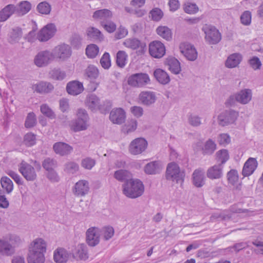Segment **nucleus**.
I'll return each mask as SVG.
<instances>
[{
  "label": "nucleus",
  "mask_w": 263,
  "mask_h": 263,
  "mask_svg": "<svg viewBox=\"0 0 263 263\" xmlns=\"http://www.w3.org/2000/svg\"><path fill=\"white\" fill-rule=\"evenodd\" d=\"M101 25L105 30L109 33L114 32L116 29V25L109 20H108L106 22L103 21L101 22Z\"/></svg>",
  "instance_id": "nucleus-58"
},
{
  "label": "nucleus",
  "mask_w": 263,
  "mask_h": 263,
  "mask_svg": "<svg viewBox=\"0 0 263 263\" xmlns=\"http://www.w3.org/2000/svg\"><path fill=\"white\" fill-rule=\"evenodd\" d=\"M216 148V144L212 139H209L204 144L203 148V154L204 155L212 154Z\"/></svg>",
  "instance_id": "nucleus-45"
},
{
  "label": "nucleus",
  "mask_w": 263,
  "mask_h": 263,
  "mask_svg": "<svg viewBox=\"0 0 263 263\" xmlns=\"http://www.w3.org/2000/svg\"><path fill=\"white\" fill-rule=\"evenodd\" d=\"M42 166L46 171L52 170L57 166V162L53 159L47 158L43 161Z\"/></svg>",
  "instance_id": "nucleus-53"
},
{
  "label": "nucleus",
  "mask_w": 263,
  "mask_h": 263,
  "mask_svg": "<svg viewBox=\"0 0 263 263\" xmlns=\"http://www.w3.org/2000/svg\"><path fill=\"white\" fill-rule=\"evenodd\" d=\"M16 6L13 4L6 6L0 11V22H5L13 14H16Z\"/></svg>",
  "instance_id": "nucleus-30"
},
{
  "label": "nucleus",
  "mask_w": 263,
  "mask_h": 263,
  "mask_svg": "<svg viewBox=\"0 0 263 263\" xmlns=\"http://www.w3.org/2000/svg\"><path fill=\"white\" fill-rule=\"evenodd\" d=\"M53 148L56 154L61 156H65L69 154L73 150L72 146L69 144L62 142L55 143Z\"/></svg>",
  "instance_id": "nucleus-26"
},
{
  "label": "nucleus",
  "mask_w": 263,
  "mask_h": 263,
  "mask_svg": "<svg viewBox=\"0 0 263 263\" xmlns=\"http://www.w3.org/2000/svg\"><path fill=\"white\" fill-rule=\"evenodd\" d=\"M53 60L52 52L44 50L39 52L35 57L34 62L39 67H45L48 65Z\"/></svg>",
  "instance_id": "nucleus-10"
},
{
  "label": "nucleus",
  "mask_w": 263,
  "mask_h": 263,
  "mask_svg": "<svg viewBox=\"0 0 263 263\" xmlns=\"http://www.w3.org/2000/svg\"><path fill=\"white\" fill-rule=\"evenodd\" d=\"M179 48L181 52L189 61H194L197 59L198 53L193 45L187 42L181 43Z\"/></svg>",
  "instance_id": "nucleus-11"
},
{
  "label": "nucleus",
  "mask_w": 263,
  "mask_h": 263,
  "mask_svg": "<svg viewBox=\"0 0 263 263\" xmlns=\"http://www.w3.org/2000/svg\"><path fill=\"white\" fill-rule=\"evenodd\" d=\"M87 37L91 40H100L103 39V35L101 32L93 27H88L86 30Z\"/></svg>",
  "instance_id": "nucleus-39"
},
{
  "label": "nucleus",
  "mask_w": 263,
  "mask_h": 263,
  "mask_svg": "<svg viewBox=\"0 0 263 263\" xmlns=\"http://www.w3.org/2000/svg\"><path fill=\"white\" fill-rule=\"evenodd\" d=\"M147 147V141L143 138H138L130 142L129 146V152L132 155H139L144 152Z\"/></svg>",
  "instance_id": "nucleus-9"
},
{
  "label": "nucleus",
  "mask_w": 263,
  "mask_h": 263,
  "mask_svg": "<svg viewBox=\"0 0 263 263\" xmlns=\"http://www.w3.org/2000/svg\"><path fill=\"white\" fill-rule=\"evenodd\" d=\"M149 52L154 58H160L164 55V46L159 41H153L149 45Z\"/></svg>",
  "instance_id": "nucleus-17"
},
{
  "label": "nucleus",
  "mask_w": 263,
  "mask_h": 263,
  "mask_svg": "<svg viewBox=\"0 0 263 263\" xmlns=\"http://www.w3.org/2000/svg\"><path fill=\"white\" fill-rule=\"evenodd\" d=\"M157 80L161 84H164V71L161 69H157L154 73Z\"/></svg>",
  "instance_id": "nucleus-64"
},
{
  "label": "nucleus",
  "mask_w": 263,
  "mask_h": 263,
  "mask_svg": "<svg viewBox=\"0 0 263 263\" xmlns=\"http://www.w3.org/2000/svg\"><path fill=\"white\" fill-rule=\"evenodd\" d=\"M22 36V31L20 27L13 28L9 35L8 41L11 44L18 42Z\"/></svg>",
  "instance_id": "nucleus-42"
},
{
  "label": "nucleus",
  "mask_w": 263,
  "mask_h": 263,
  "mask_svg": "<svg viewBox=\"0 0 263 263\" xmlns=\"http://www.w3.org/2000/svg\"><path fill=\"white\" fill-rule=\"evenodd\" d=\"M55 32V26L53 24H49L39 32L37 38L41 42H45L51 38Z\"/></svg>",
  "instance_id": "nucleus-13"
},
{
  "label": "nucleus",
  "mask_w": 263,
  "mask_h": 263,
  "mask_svg": "<svg viewBox=\"0 0 263 263\" xmlns=\"http://www.w3.org/2000/svg\"><path fill=\"white\" fill-rule=\"evenodd\" d=\"M86 236L88 245L94 247L100 241V230L97 227H91L87 230Z\"/></svg>",
  "instance_id": "nucleus-14"
},
{
  "label": "nucleus",
  "mask_w": 263,
  "mask_h": 263,
  "mask_svg": "<svg viewBox=\"0 0 263 263\" xmlns=\"http://www.w3.org/2000/svg\"><path fill=\"white\" fill-rule=\"evenodd\" d=\"M66 90L71 95L77 96L84 90L83 85L78 81H70L67 84Z\"/></svg>",
  "instance_id": "nucleus-22"
},
{
  "label": "nucleus",
  "mask_w": 263,
  "mask_h": 263,
  "mask_svg": "<svg viewBox=\"0 0 263 263\" xmlns=\"http://www.w3.org/2000/svg\"><path fill=\"white\" fill-rule=\"evenodd\" d=\"M100 64L103 68L108 69L111 66L110 55L108 52H105L100 59Z\"/></svg>",
  "instance_id": "nucleus-57"
},
{
  "label": "nucleus",
  "mask_w": 263,
  "mask_h": 263,
  "mask_svg": "<svg viewBox=\"0 0 263 263\" xmlns=\"http://www.w3.org/2000/svg\"><path fill=\"white\" fill-rule=\"evenodd\" d=\"M27 260L28 263H44L45 261V254L29 251Z\"/></svg>",
  "instance_id": "nucleus-36"
},
{
  "label": "nucleus",
  "mask_w": 263,
  "mask_h": 263,
  "mask_svg": "<svg viewBox=\"0 0 263 263\" xmlns=\"http://www.w3.org/2000/svg\"><path fill=\"white\" fill-rule=\"evenodd\" d=\"M37 11L42 14L47 15L49 14L51 10V5L47 2L44 1L40 3L36 7Z\"/></svg>",
  "instance_id": "nucleus-47"
},
{
  "label": "nucleus",
  "mask_w": 263,
  "mask_h": 263,
  "mask_svg": "<svg viewBox=\"0 0 263 263\" xmlns=\"http://www.w3.org/2000/svg\"><path fill=\"white\" fill-rule=\"evenodd\" d=\"M21 242L20 237L10 234L0 239V254L4 256H11L14 253V248Z\"/></svg>",
  "instance_id": "nucleus-2"
},
{
  "label": "nucleus",
  "mask_w": 263,
  "mask_h": 263,
  "mask_svg": "<svg viewBox=\"0 0 263 263\" xmlns=\"http://www.w3.org/2000/svg\"><path fill=\"white\" fill-rule=\"evenodd\" d=\"M86 106L92 111L102 109L99 98L94 94L88 95L86 99Z\"/></svg>",
  "instance_id": "nucleus-25"
},
{
  "label": "nucleus",
  "mask_w": 263,
  "mask_h": 263,
  "mask_svg": "<svg viewBox=\"0 0 263 263\" xmlns=\"http://www.w3.org/2000/svg\"><path fill=\"white\" fill-rule=\"evenodd\" d=\"M138 122L136 119H129L122 127V131L126 134L134 132L137 127Z\"/></svg>",
  "instance_id": "nucleus-43"
},
{
  "label": "nucleus",
  "mask_w": 263,
  "mask_h": 263,
  "mask_svg": "<svg viewBox=\"0 0 263 263\" xmlns=\"http://www.w3.org/2000/svg\"><path fill=\"white\" fill-rule=\"evenodd\" d=\"M35 115L33 112H30L28 114L25 126L26 128H31L33 127L36 124Z\"/></svg>",
  "instance_id": "nucleus-59"
},
{
  "label": "nucleus",
  "mask_w": 263,
  "mask_h": 263,
  "mask_svg": "<svg viewBox=\"0 0 263 263\" xmlns=\"http://www.w3.org/2000/svg\"><path fill=\"white\" fill-rule=\"evenodd\" d=\"M41 112L46 117L53 119L55 118V114L47 104H43L40 106Z\"/></svg>",
  "instance_id": "nucleus-49"
},
{
  "label": "nucleus",
  "mask_w": 263,
  "mask_h": 263,
  "mask_svg": "<svg viewBox=\"0 0 263 263\" xmlns=\"http://www.w3.org/2000/svg\"><path fill=\"white\" fill-rule=\"evenodd\" d=\"M223 166L216 164L208 168L206 171V176L211 180L219 179L223 176Z\"/></svg>",
  "instance_id": "nucleus-18"
},
{
  "label": "nucleus",
  "mask_w": 263,
  "mask_h": 263,
  "mask_svg": "<svg viewBox=\"0 0 263 263\" xmlns=\"http://www.w3.org/2000/svg\"><path fill=\"white\" fill-rule=\"evenodd\" d=\"M204 173L202 168L196 169L192 174V183L196 187H201L205 184Z\"/></svg>",
  "instance_id": "nucleus-21"
},
{
  "label": "nucleus",
  "mask_w": 263,
  "mask_h": 263,
  "mask_svg": "<svg viewBox=\"0 0 263 263\" xmlns=\"http://www.w3.org/2000/svg\"><path fill=\"white\" fill-rule=\"evenodd\" d=\"M202 30L205 33V39L210 44H216L221 40V34L219 30L211 25H205Z\"/></svg>",
  "instance_id": "nucleus-5"
},
{
  "label": "nucleus",
  "mask_w": 263,
  "mask_h": 263,
  "mask_svg": "<svg viewBox=\"0 0 263 263\" xmlns=\"http://www.w3.org/2000/svg\"><path fill=\"white\" fill-rule=\"evenodd\" d=\"M152 19L155 21H159L163 16V12L158 8L153 9L150 12Z\"/></svg>",
  "instance_id": "nucleus-62"
},
{
  "label": "nucleus",
  "mask_w": 263,
  "mask_h": 263,
  "mask_svg": "<svg viewBox=\"0 0 263 263\" xmlns=\"http://www.w3.org/2000/svg\"><path fill=\"white\" fill-rule=\"evenodd\" d=\"M139 99L143 104L149 105L155 102L156 96L152 91H143L140 93Z\"/></svg>",
  "instance_id": "nucleus-34"
},
{
  "label": "nucleus",
  "mask_w": 263,
  "mask_h": 263,
  "mask_svg": "<svg viewBox=\"0 0 263 263\" xmlns=\"http://www.w3.org/2000/svg\"><path fill=\"white\" fill-rule=\"evenodd\" d=\"M49 78L56 81H62L66 77L65 71L59 68H54L51 69L48 73Z\"/></svg>",
  "instance_id": "nucleus-37"
},
{
  "label": "nucleus",
  "mask_w": 263,
  "mask_h": 263,
  "mask_svg": "<svg viewBox=\"0 0 263 263\" xmlns=\"http://www.w3.org/2000/svg\"><path fill=\"white\" fill-rule=\"evenodd\" d=\"M165 174L167 179L171 180L176 183L182 185L184 181L185 171L184 170H181L179 165L175 162L167 164Z\"/></svg>",
  "instance_id": "nucleus-3"
},
{
  "label": "nucleus",
  "mask_w": 263,
  "mask_h": 263,
  "mask_svg": "<svg viewBox=\"0 0 263 263\" xmlns=\"http://www.w3.org/2000/svg\"><path fill=\"white\" fill-rule=\"evenodd\" d=\"M69 125L70 129L74 132L85 130L89 126V121L82 119L81 120L76 119L71 120Z\"/></svg>",
  "instance_id": "nucleus-23"
},
{
  "label": "nucleus",
  "mask_w": 263,
  "mask_h": 263,
  "mask_svg": "<svg viewBox=\"0 0 263 263\" xmlns=\"http://www.w3.org/2000/svg\"><path fill=\"white\" fill-rule=\"evenodd\" d=\"M112 15V12L109 10L103 9L96 11L93 14L92 17L95 20H100L101 23L110 20Z\"/></svg>",
  "instance_id": "nucleus-35"
},
{
  "label": "nucleus",
  "mask_w": 263,
  "mask_h": 263,
  "mask_svg": "<svg viewBox=\"0 0 263 263\" xmlns=\"http://www.w3.org/2000/svg\"><path fill=\"white\" fill-rule=\"evenodd\" d=\"M53 57L60 61H65L70 57L72 53L71 47L65 44L55 47L52 51Z\"/></svg>",
  "instance_id": "nucleus-6"
},
{
  "label": "nucleus",
  "mask_w": 263,
  "mask_h": 263,
  "mask_svg": "<svg viewBox=\"0 0 263 263\" xmlns=\"http://www.w3.org/2000/svg\"><path fill=\"white\" fill-rule=\"evenodd\" d=\"M1 183L4 190L6 191L7 193H11L13 189V184L11 180L6 177H3L1 179Z\"/></svg>",
  "instance_id": "nucleus-46"
},
{
  "label": "nucleus",
  "mask_w": 263,
  "mask_h": 263,
  "mask_svg": "<svg viewBox=\"0 0 263 263\" xmlns=\"http://www.w3.org/2000/svg\"><path fill=\"white\" fill-rule=\"evenodd\" d=\"M168 66V70L173 74H178L181 71L180 62L175 57L170 56L167 58L165 63Z\"/></svg>",
  "instance_id": "nucleus-28"
},
{
  "label": "nucleus",
  "mask_w": 263,
  "mask_h": 263,
  "mask_svg": "<svg viewBox=\"0 0 263 263\" xmlns=\"http://www.w3.org/2000/svg\"><path fill=\"white\" fill-rule=\"evenodd\" d=\"M102 235L105 240L110 239L114 235V229L112 227L107 226L103 227L101 231Z\"/></svg>",
  "instance_id": "nucleus-54"
},
{
  "label": "nucleus",
  "mask_w": 263,
  "mask_h": 263,
  "mask_svg": "<svg viewBox=\"0 0 263 263\" xmlns=\"http://www.w3.org/2000/svg\"><path fill=\"white\" fill-rule=\"evenodd\" d=\"M69 257V253L64 248H59L54 252L53 258L57 263H66Z\"/></svg>",
  "instance_id": "nucleus-29"
},
{
  "label": "nucleus",
  "mask_w": 263,
  "mask_h": 263,
  "mask_svg": "<svg viewBox=\"0 0 263 263\" xmlns=\"http://www.w3.org/2000/svg\"><path fill=\"white\" fill-rule=\"evenodd\" d=\"M79 169V165L74 162L69 161L65 164L64 171L67 173L73 174L76 173Z\"/></svg>",
  "instance_id": "nucleus-50"
},
{
  "label": "nucleus",
  "mask_w": 263,
  "mask_h": 263,
  "mask_svg": "<svg viewBox=\"0 0 263 263\" xmlns=\"http://www.w3.org/2000/svg\"><path fill=\"white\" fill-rule=\"evenodd\" d=\"M242 57L239 53H234L230 54L225 61V66L228 68H233L237 67L241 61Z\"/></svg>",
  "instance_id": "nucleus-27"
},
{
  "label": "nucleus",
  "mask_w": 263,
  "mask_h": 263,
  "mask_svg": "<svg viewBox=\"0 0 263 263\" xmlns=\"http://www.w3.org/2000/svg\"><path fill=\"white\" fill-rule=\"evenodd\" d=\"M114 177L119 181H127L132 177V174L127 170L121 169L115 172Z\"/></svg>",
  "instance_id": "nucleus-41"
},
{
  "label": "nucleus",
  "mask_w": 263,
  "mask_h": 263,
  "mask_svg": "<svg viewBox=\"0 0 263 263\" xmlns=\"http://www.w3.org/2000/svg\"><path fill=\"white\" fill-rule=\"evenodd\" d=\"M15 6L16 14L19 16L26 14L31 8V4L28 1H22Z\"/></svg>",
  "instance_id": "nucleus-38"
},
{
  "label": "nucleus",
  "mask_w": 263,
  "mask_h": 263,
  "mask_svg": "<svg viewBox=\"0 0 263 263\" xmlns=\"http://www.w3.org/2000/svg\"><path fill=\"white\" fill-rule=\"evenodd\" d=\"M218 142L219 145L226 146L231 142V137L228 134H220L218 136Z\"/></svg>",
  "instance_id": "nucleus-60"
},
{
  "label": "nucleus",
  "mask_w": 263,
  "mask_h": 263,
  "mask_svg": "<svg viewBox=\"0 0 263 263\" xmlns=\"http://www.w3.org/2000/svg\"><path fill=\"white\" fill-rule=\"evenodd\" d=\"M29 251L40 252L45 254L46 251V243L42 238L34 239L29 247Z\"/></svg>",
  "instance_id": "nucleus-24"
},
{
  "label": "nucleus",
  "mask_w": 263,
  "mask_h": 263,
  "mask_svg": "<svg viewBox=\"0 0 263 263\" xmlns=\"http://www.w3.org/2000/svg\"><path fill=\"white\" fill-rule=\"evenodd\" d=\"M227 179L228 182L234 185L238 180V173L236 170L232 169L227 173Z\"/></svg>",
  "instance_id": "nucleus-52"
},
{
  "label": "nucleus",
  "mask_w": 263,
  "mask_h": 263,
  "mask_svg": "<svg viewBox=\"0 0 263 263\" xmlns=\"http://www.w3.org/2000/svg\"><path fill=\"white\" fill-rule=\"evenodd\" d=\"M151 80L146 73H137L130 76L127 79L128 84L133 87L142 88L149 84Z\"/></svg>",
  "instance_id": "nucleus-4"
},
{
  "label": "nucleus",
  "mask_w": 263,
  "mask_h": 263,
  "mask_svg": "<svg viewBox=\"0 0 263 263\" xmlns=\"http://www.w3.org/2000/svg\"><path fill=\"white\" fill-rule=\"evenodd\" d=\"M238 116V112L232 109L221 112L218 117V124L222 126L233 123Z\"/></svg>",
  "instance_id": "nucleus-8"
},
{
  "label": "nucleus",
  "mask_w": 263,
  "mask_h": 263,
  "mask_svg": "<svg viewBox=\"0 0 263 263\" xmlns=\"http://www.w3.org/2000/svg\"><path fill=\"white\" fill-rule=\"evenodd\" d=\"M143 183L139 179H129L123 185V192L127 197L136 198L144 192Z\"/></svg>",
  "instance_id": "nucleus-1"
},
{
  "label": "nucleus",
  "mask_w": 263,
  "mask_h": 263,
  "mask_svg": "<svg viewBox=\"0 0 263 263\" xmlns=\"http://www.w3.org/2000/svg\"><path fill=\"white\" fill-rule=\"evenodd\" d=\"M74 257L85 260L88 258L87 248L84 244L81 243L78 245L73 252Z\"/></svg>",
  "instance_id": "nucleus-33"
},
{
  "label": "nucleus",
  "mask_w": 263,
  "mask_h": 263,
  "mask_svg": "<svg viewBox=\"0 0 263 263\" xmlns=\"http://www.w3.org/2000/svg\"><path fill=\"white\" fill-rule=\"evenodd\" d=\"M86 76L91 79H96L99 75L98 68L93 65H89L85 70Z\"/></svg>",
  "instance_id": "nucleus-55"
},
{
  "label": "nucleus",
  "mask_w": 263,
  "mask_h": 263,
  "mask_svg": "<svg viewBox=\"0 0 263 263\" xmlns=\"http://www.w3.org/2000/svg\"><path fill=\"white\" fill-rule=\"evenodd\" d=\"M128 55L125 51H119L116 54V63L118 66L123 68L127 64Z\"/></svg>",
  "instance_id": "nucleus-44"
},
{
  "label": "nucleus",
  "mask_w": 263,
  "mask_h": 263,
  "mask_svg": "<svg viewBox=\"0 0 263 263\" xmlns=\"http://www.w3.org/2000/svg\"><path fill=\"white\" fill-rule=\"evenodd\" d=\"M99 48L95 44H90L86 48V54L89 58H95L98 54Z\"/></svg>",
  "instance_id": "nucleus-48"
},
{
  "label": "nucleus",
  "mask_w": 263,
  "mask_h": 263,
  "mask_svg": "<svg viewBox=\"0 0 263 263\" xmlns=\"http://www.w3.org/2000/svg\"><path fill=\"white\" fill-rule=\"evenodd\" d=\"M258 163L254 158H249L245 163L242 170L243 177H249L251 175L256 169Z\"/></svg>",
  "instance_id": "nucleus-20"
},
{
  "label": "nucleus",
  "mask_w": 263,
  "mask_h": 263,
  "mask_svg": "<svg viewBox=\"0 0 263 263\" xmlns=\"http://www.w3.org/2000/svg\"><path fill=\"white\" fill-rule=\"evenodd\" d=\"M89 191V182L85 180H81L74 185L72 192L77 197H83L87 194Z\"/></svg>",
  "instance_id": "nucleus-15"
},
{
  "label": "nucleus",
  "mask_w": 263,
  "mask_h": 263,
  "mask_svg": "<svg viewBox=\"0 0 263 263\" xmlns=\"http://www.w3.org/2000/svg\"><path fill=\"white\" fill-rule=\"evenodd\" d=\"M240 21L242 24L249 25L251 22V13L249 11H245L240 16Z\"/></svg>",
  "instance_id": "nucleus-63"
},
{
  "label": "nucleus",
  "mask_w": 263,
  "mask_h": 263,
  "mask_svg": "<svg viewBox=\"0 0 263 263\" xmlns=\"http://www.w3.org/2000/svg\"><path fill=\"white\" fill-rule=\"evenodd\" d=\"M236 101L242 104L248 103L252 99V91L250 89H244L236 93Z\"/></svg>",
  "instance_id": "nucleus-31"
},
{
  "label": "nucleus",
  "mask_w": 263,
  "mask_h": 263,
  "mask_svg": "<svg viewBox=\"0 0 263 263\" xmlns=\"http://www.w3.org/2000/svg\"><path fill=\"white\" fill-rule=\"evenodd\" d=\"M162 166L159 161H152L147 163L144 167V172L148 175H154L160 172Z\"/></svg>",
  "instance_id": "nucleus-32"
},
{
  "label": "nucleus",
  "mask_w": 263,
  "mask_h": 263,
  "mask_svg": "<svg viewBox=\"0 0 263 263\" xmlns=\"http://www.w3.org/2000/svg\"><path fill=\"white\" fill-rule=\"evenodd\" d=\"M126 47L132 50L139 49L137 51L138 55H141L144 53L146 50V44L141 42L140 40L136 38L126 39L123 43Z\"/></svg>",
  "instance_id": "nucleus-12"
},
{
  "label": "nucleus",
  "mask_w": 263,
  "mask_h": 263,
  "mask_svg": "<svg viewBox=\"0 0 263 263\" xmlns=\"http://www.w3.org/2000/svg\"><path fill=\"white\" fill-rule=\"evenodd\" d=\"M230 156L229 152L226 149H222L218 151L215 155V159L217 162H219V164H221L224 166V164L229 159Z\"/></svg>",
  "instance_id": "nucleus-40"
},
{
  "label": "nucleus",
  "mask_w": 263,
  "mask_h": 263,
  "mask_svg": "<svg viewBox=\"0 0 263 263\" xmlns=\"http://www.w3.org/2000/svg\"><path fill=\"white\" fill-rule=\"evenodd\" d=\"M18 171L22 176L28 181H33L37 178L35 168L25 161L18 165Z\"/></svg>",
  "instance_id": "nucleus-7"
},
{
  "label": "nucleus",
  "mask_w": 263,
  "mask_h": 263,
  "mask_svg": "<svg viewBox=\"0 0 263 263\" xmlns=\"http://www.w3.org/2000/svg\"><path fill=\"white\" fill-rule=\"evenodd\" d=\"M32 89L37 93L47 94L51 93L54 89L52 84L47 81H40L33 85Z\"/></svg>",
  "instance_id": "nucleus-19"
},
{
  "label": "nucleus",
  "mask_w": 263,
  "mask_h": 263,
  "mask_svg": "<svg viewBox=\"0 0 263 263\" xmlns=\"http://www.w3.org/2000/svg\"><path fill=\"white\" fill-rule=\"evenodd\" d=\"M184 10L186 13L193 14L198 11V7L196 4L188 3L185 4Z\"/></svg>",
  "instance_id": "nucleus-61"
},
{
  "label": "nucleus",
  "mask_w": 263,
  "mask_h": 263,
  "mask_svg": "<svg viewBox=\"0 0 263 263\" xmlns=\"http://www.w3.org/2000/svg\"><path fill=\"white\" fill-rule=\"evenodd\" d=\"M96 164V160L90 157H86L82 160L81 165L85 169L90 170Z\"/></svg>",
  "instance_id": "nucleus-56"
},
{
  "label": "nucleus",
  "mask_w": 263,
  "mask_h": 263,
  "mask_svg": "<svg viewBox=\"0 0 263 263\" xmlns=\"http://www.w3.org/2000/svg\"><path fill=\"white\" fill-rule=\"evenodd\" d=\"M126 118V112L122 108H114L110 112L109 119L114 124H121Z\"/></svg>",
  "instance_id": "nucleus-16"
},
{
  "label": "nucleus",
  "mask_w": 263,
  "mask_h": 263,
  "mask_svg": "<svg viewBox=\"0 0 263 263\" xmlns=\"http://www.w3.org/2000/svg\"><path fill=\"white\" fill-rule=\"evenodd\" d=\"M23 142L28 147L34 145L36 143V136L32 133L26 134L24 137Z\"/></svg>",
  "instance_id": "nucleus-51"
}]
</instances>
